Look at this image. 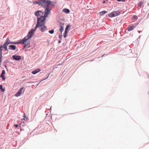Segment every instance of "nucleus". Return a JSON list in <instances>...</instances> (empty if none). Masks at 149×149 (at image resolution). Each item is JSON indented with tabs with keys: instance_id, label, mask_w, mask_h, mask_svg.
Instances as JSON below:
<instances>
[{
	"instance_id": "1",
	"label": "nucleus",
	"mask_w": 149,
	"mask_h": 149,
	"mask_svg": "<svg viewBox=\"0 0 149 149\" xmlns=\"http://www.w3.org/2000/svg\"><path fill=\"white\" fill-rule=\"evenodd\" d=\"M34 14L36 16L38 17L37 23L35 28V29H36L37 28L40 27L45 24V18L47 17H45V14L43 16L44 12L40 10H38L35 12Z\"/></svg>"
},
{
	"instance_id": "2",
	"label": "nucleus",
	"mask_w": 149,
	"mask_h": 149,
	"mask_svg": "<svg viewBox=\"0 0 149 149\" xmlns=\"http://www.w3.org/2000/svg\"><path fill=\"white\" fill-rule=\"evenodd\" d=\"M36 30V29H32L29 31L28 35L25 36L22 40L20 41L19 42H17V44L20 43L24 44V48H25L27 46H28V48L30 47V39L33 36V33Z\"/></svg>"
},
{
	"instance_id": "3",
	"label": "nucleus",
	"mask_w": 149,
	"mask_h": 149,
	"mask_svg": "<svg viewBox=\"0 0 149 149\" xmlns=\"http://www.w3.org/2000/svg\"><path fill=\"white\" fill-rule=\"evenodd\" d=\"M52 2L49 0H42L41 2V5L45 9V16L48 17L49 14L50 13L51 9L50 8L52 5Z\"/></svg>"
},
{
	"instance_id": "4",
	"label": "nucleus",
	"mask_w": 149,
	"mask_h": 149,
	"mask_svg": "<svg viewBox=\"0 0 149 149\" xmlns=\"http://www.w3.org/2000/svg\"><path fill=\"white\" fill-rule=\"evenodd\" d=\"M7 45L5 44H3V45H1L0 46V59L2 58V51L3 50L2 48H3L5 49V51H8L7 48Z\"/></svg>"
},
{
	"instance_id": "5",
	"label": "nucleus",
	"mask_w": 149,
	"mask_h": 149,
	"mask_svg": "<svg viewBox=\"0 0 149 149\" xmlns=\"http://www.w3.org/2000/svg\"><path fill=\"white\" fill-rule=\"evenodd\" d=\"M24 89L25 88L24 87H22L19 90L18 92L15 94V96L16 97H18L20 96L22 93H24V92L25 90Z\"/></svg>"
},
{
	"instance_id": "6",
	"label": "nucleus",
	"mask_w": 149,
	"mask_h": 149,
	"mask_svg": "<svg viewBox=\"0 0 149 149\" xmlns=\"http://www.w3.org/2000/svg\"><path fill=\"white\" fill-rule=\"evenodd\" d=\"M120 14V12L118 11H114L108 15V16L110 17H113L118 15Z\"/></svg>"
},
{
	"instance_id": "7",
	"label": "nucleus",
	"mask_w": 149,
	"mask_h": 149,
	"mask_svg": "<svg viewBox=\"0 0 149 149\" xmlns=\"http://www.w3.org/2000/svg\"><path fill=\"white\" fill-rule=\"evenodd\" d=\"M10 44H17V42H11L10 41V40H9V38H7L6 41L3 44L6 45H8Z\"/></svg>"
},
{
	"instance_id": "8",
	"label": "nucleus",
	"mask_w": 149,
	"mask_h": 149,
	"mask_svg": "<svg viewBox=\"0 0 149 149\" xmlns=\"http://www.w3.org/2000/svg\"><path fill=\"white\" fill-rule=\"evenodd\" d=\"M70 24H68L67 25L66 28L64 32V38H65L67 36V33L68 32V28L69 27H70Z\"/></svg>"
},
{
	"instance_id": "9",
	"label": "nucleus",
	"mask_w": 149,
	"mask_h": 149,
	"mask_svg": "<svg viewBox=\"0 0 149 149\" xmlns=\"http://www.w3.org/2000/svg\"><path fill=\"white\" fill-rule=\"evenodd\" d=\"M13 58L16 60H19L21 59V57L20 56H17L15 55L13 56Z\"/></svg>"
},
{
	"instance_id": "10",
	"label": "nucleus",
	"mask_w": 149,
	"mask_h": 149,
	"mask_svg": "<svg viewBox=\"0 0 149 149\" xmlns=\"http://www.w3.org/2000/svg\"><path fill=\"white\" fill-rule=\"evenodd\" d=\"M5 71L4 70H2V72L0 75V77L2 78V79L3 80H4L5 79V77L4 76V75L5 74Z\"/></svg>"
},
{
	"instance_id": "11",
	"label": "nucleus",
	"mask_w": 149,
	"mask_h": 149,
	"mask_svg": "<svg viewBox=\"0 0 149 149\" xmlns=\"http://www.w3.org/2000/svg\"><path fill=\"white\" fill-rule=\"evenodd\" d=\"M41 71V70L39 68H37L35 70L33 71L32 72V73L33 74H35L36 73L39 72Z\"/></svg>"
},
{
	"instance_id": "12",
	"label": "nucleus",
	"mask_w": 149,
	"mask_h": 149,
	"mask_svg": "<svg viewBox=\"0 0 149 149\" xmlns=\"http://www.w3.org/2000/svg\"><path fill=\"white\" fill-rule=\"evenodd\" d=\"M16 49V46L14 45H10L9 46V49L11 50H15Z\"/></svg>"
},
{
	"instance_id": "13",
	"label": "nucleus",
	"mask_w": 149,
	"mask_h": 149,
	"mask_svg": "<svg viewBox=\"0 0 149 149\" xmlns=\"http://www.w3.org/2000/svg\"><path fill=\"white\" fill-rule=\"evenodd\" d=\"M135 27L133 25H132L130 26H128L127 29L128 31H129L133 30L134 28Z\"/></svg>"
},
{
	"instance_id": "14",
	"label": "nucleus",
	"mask_w": 149,
	"mask_h": 149,
	"mask_svg": "<svg viewBox=\"0 0 149 149\" xmlns=\"http://www.w3.org/2000/svg\"><path fill=\"white\" fill-rule=\"evenodd\" d=\"M41 26H42V27L41 28L40 30L42 32H43L47 29V27L43 25L40 27Z\"/></svg>"
},
{
	"instance_id": "15",
	"label": "nucleus",
	"mask_w": 149,
	"mask_h": 149,
	"mask_svg": "<svg viewBox=\"0 0 149 149\" xmlns=\"http://www.w3.org/2000/svg\"><path fill=\"white\" fill-rule=\"evenodd\" d=\"M107 13V11H102L101 12H100L99 13L100 14V15H103Z\"/></svg>"
},
{
	"instance_id": "16",
	"label": "nucleus",
	"mask_w": 149,
	"mask_h": 149,
	"mask_svg": "<svg viewBox=\"0 0 149 149\" xmlns=\"http://www.w3.org/2000/svg\"><path fill=\"white\" fill-rule=\"evenodd\" d=\"M59 30L60 32H61V34H62V32L63 31V26L62 25H60V26Z\"/></svg>"
},
{
	"instance_id": "17",
	"label": "nucleus",
	"mask_w": 149,
	"mask_h": 149,
	"mask_svg": "<svg viewBox=\"0 0 149 149\" xmlns=\"http://www.w3.org/2000/svg\"><path fill=\"white\" fill-rule=\"evenodd\" d=\"M63 11L66 13H69L70 11L68 9L65 8L63 10Z\"/></svg>"
},
{
	"instance_id": "18",
	"label": "nucleus",
	"mask_w": 149,
	"mask_h": 149,
	"mask_svg": "<svg viewBox=\"0 0 149 149\" xmlns=\"http://www.w3.org/2000/svg\"><path fill=\"white\" fill-rule=\"evenodd\" d=\"M137 17L136 15H134L132 18L131 19L132 20L137 19Z\"/></svg>"
},
{
	"instance_id": "19",
	"label": "nucleus",
	"mask_w": 149,
	"mask_h": 149,
	"mask_svg": "<svg viewBox=\"0 0 149 149\" xmlns=\"http://www.w3.org/2000/svg\"><path fill=\"white\" fill-rule=\"evenodd\" d=\"M41 2L42 0H40L39 1H37L35 2V3L37 4L41 5Z\"/></svg>"
},
{
	"instance_id": "20",
	"label": "nucleus",
	"mask_w": 149,
	"mask_h": 149,
	"mask_svg": "<svg viewBox=\"0 0 149 149\" xmlns=\"http://www.w3.org/2000/svg\"><path fill=\"white\" fill-rule=\"evenodd\" d=\"M143 4V2H140L138 3V6L139 7L141 6Z\"/></svg>"
},
{
	"instance_id": "21",
	"label": "nucleus",
	"mask_w": 149,
	"mask_h": 149,
	"mask_svg": "<svg viewBox=\"0 0 149 149\" xmlns=\"http://www.w3.org/2000/svg\"><path fill=\"white\" fill-rule=\"evenodd\" d=\"M0 89L1 90V92H4V90L3 89L2 86V85H0Z\"/></svg>"
},
{
	"instance_id": "22",
	"label": "nucleus",
	"mask_w": 149,
	"mask_h": 149,
	"mask_svg": "<svg viewBox=\"0 0 149 149\" xmlns=\"http://www.w3.org/2000/svg\"><path fill=\"white\" fill-rule=\"evenodd\" d=\"M54 30H50L49 31V33L51 34H53L54 33Z\"/></svg>"
},
{
	"instance_id": "23",
	"label": "nucleus",
	"mask_w": 149,
	"mask_h": 149,
	"mask_svg": "<svg viewBox=\"0 0 149 149\" xmlns=\"http://www.w3.org/2000/svg\"><path fill=\"white\" fill-rule=\"evenodd\" d=\"M14 126L16 127H18V125L17 124H15L14 125Z\"/></svg>"
},
{
	"instance_id": "24",
	"label": "nucleus",
	"mask_w": 149,
	"mask_h": 149,
	"mask_svg": "<svg viewBox=\"0 0 149 149\" xmlns=\"http://www.w3.org/2000/svg\"><path fill=\"white\" fill-rule=\"evenodd\" d=\"M25 113H24V118H26V119H27L28 118V117L26 118L25 117Z\"/></svg>"
},
{
	"instance_id": "25",
	"label": "nucleus",
	"mask_w": 149,
	"mask_h": 149,
	"mask_svg": "<svg viewBox=\"0 0 149 149\" xmlns=\"http://www.w3.org/2000/svg\"><path fill=\"white\" fill-rule=\"evenodd\" d=\"M105 2H105V1H102V3H103V4L105 3Z\"/></svg>"
},
{
	"instance_id": "26",
	"label": "nucleus",
	"mask_w": 149,
	"mask_h": 149,
	"mask_svg": "<svg viewBox=\"0 0 149 149\" xmlns=\"http://www.w3.org/2000/svg\"><path fill=\"white\" fill-rule=\"evenodd\" d=\"M118 1H121V0H117Z\"/></svg>"
},
{
	"instance_id": "27",
	"label": "nucleus",
	"mask_w": 149,
	"mask_h": 149,
	"mask_svg": "<svg viewBox=\"0 0 149 149\" xmlns=\"http://www.w3.org/2000/svg\"><path fill=\"white\" fill-rule=\"evenodd\" d=\"M125 0H122V1H124Z\"/></svg>"
},
{
	"instance_id": "28",
	"label": "nucleus",
	"mask_w": 149,
	"mask_h": 149,
	"mask_svg": "<svg viewBox=\"0 0 149 149\" xmlns=\"http://www.w3.org/2000/svg\"><path fill=\"white\" fill-rule=\"evenodd\" d=\"M49 76V75L47 77H46V78H45V79H46Z\"/></svg>"
},
{
	"instance_id": "29",
	"label": "nucleus",
	"mask_w": 149,
	"mask_h": 149,
	"mask_svg": "<svg viewBox=\"0 0 149 149\" xmlns=\"http://www.w3.org/2000/svg\"><path fill=\"white\" fill-rule=\"evenodd\" d=\"M25 120V118H23V119H22V120Z\"/></svg>"
},
{
	"instance_id": "30",
	"label": "nucleus",
	"mask_w": 149,
	"mask_h": 149,
	"mask_svg": "<svg viewBox=\"0 0 149 149\" xmlns=\"http://www.w3.org/2000/svg\"><path fill=\"white\" fill-rule=\"evenodd\" d=\"M59 43L61 42V41H59Z\"/></svg>"
},
{
	"instance_id": "31",
	"label": "nucleus",
	"mask_w": 149,
	"mask_h": 149,
	"mask_svg": "<svg viewBox=\"0 0 149 149\" xmlns=\"http://www.w3.org/2000/svg\"><path fill=\"white\" fill-rule=\"evenodd\" d=\"M60 37H61V36H59V38H60Z\"/></svg>"
},
{
	"instance_id": "32",
	"label": "nucleus",
	"mask_w": 149,
	"mask_h": 149,
	"mask_svg": "<svg viewBox=\"0 0 149 149\" xmlns=\"http://www.w3.org/2000/svg\"><path fill=\"white\" fill-rule=\"evenodd\" d=\"M60 37H61V36H59V38H60Z\"/></svg>"
},
{
	"instance_id": "33",
	"label": "nucleus",
	"mask_w": 149,
	"mask_h": 149,
	"mask_svg": "<svg viewBox=\"0 0 149 149\" xmlns=\"http://www.w3.org/2000/svg\"><path fill=\"white\" fill-rule=\"evenodd\" d=\"M107 1H108V0H107Z\"/></svg>"
}]
</instances>
